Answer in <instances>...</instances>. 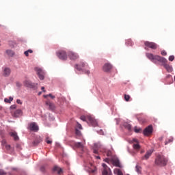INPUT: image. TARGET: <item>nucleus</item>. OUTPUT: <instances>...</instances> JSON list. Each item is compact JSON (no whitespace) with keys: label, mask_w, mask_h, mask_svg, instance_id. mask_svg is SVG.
<instances>
[{"label":"nucleus","mask_w":175,"mask_h":175,"mask_svg":"<svg viewBox=\"0 0 175 175\" xmlns=\"http://www.w3.org/2000/svg\"><path fill=\"white\" fill-rule=\"evenodd\" d=\"M146 56L148 59L152 61V62H154V64H157V62H161V64H163L164 68L169 72H173V67L167 64V60L166 59V58L150 53H147L146 54Z\"/></svg>","instance_id":"obj_1"},{"label":"nucleus","mask_w":175,"mask_h":175,"mask_svg":"<svg viewBox=\"0 0 175 175\" xmlns=\"http://www.w3.org/2000/svg\"><path fill=\"white\" fill-rule=\"evenodd\" d=\"M167 158L161 154H159L154 160V163L157 166H166L167 165Z\"/></svg>","instance_id":"obj_2"},{"label":"nucleus","mask_w":175,"mask_h":175,"mask_svg":"<svg viewBox=\"0 0 175 175\" xmlns=\"http://www.w3.org/2000/svg\"><path fill=\"white\" fill-rule=\"evenodd\" d=\"M144 45L146 47H148L149 49H152V50H157L158 49V44L155 42L146 41L144 42Z\"/></svg>","instance_id":"obj_3"},{"label":"nucleus","mask_w":175,"mask_h":175,"mask_svg":"<svg viewBox=\"0 0 175 175\" xmlns=\"http://www.w3.org/2000/svg\"><path fill=\"white\" fill-rule=\"evenodd\" d=\"M35 70L37 72L40 80H44V71L39 67L35 68Z\"/></svg>","instance_id":"obj_4"},{"label":"nucleus","mask_w":175,"mask_h":175,"mask_svg":"<svg viewBox=\"0 0 175 175\" xmlns=\"http://www.w3.org/2000/svg\"><path fill=\"white\" fill-rule=\"evenodd\" d=\"M57 56L59 59H67L68 58V55H66V52L64 51H59V52L57 53Z\"/></svg>","instance_id":"obj_5"},{"label":"nucleus","mask_w":175,"mask_h":175,"mask_svg":"<svg viewBox=\"0 0 175 175\" xmlns=\"http://www.w3.org/2000/svg\"><path fill=\"white\" fill-rule=\"evenodd\" d=\"M68 56L70 58V59H72V61L78 59L79 58V55L73 51H68Z\"/></svg>","instance_id":"obj_6"},{"label":"nucleus","mask_w":175,"mask_h":175,"mask_svg":"<svg viewBox=\"0 0 175 175\" xmlns=\"http://www.w3.org/2000/svg\"><path fill=\"white\" fill-rule=\"evenodd\" d=\"M102 166L104 167L103 175H111V171L110 170V168L107 167V165L103 163Z\"/></svg>","instance_id":"obj_7"},{"label":"nucleus","mask_w":175,"mask_h":175,"mask_svg":"<svg viewBox=\"0 0 175 175\" xmlns=\"http://www.w3.org/2000/svg\"><path fill=\"white\" fill-rule=\"evenodd\" d=\"M87 67H88V64H86L83 62H81L80 64H76L75 66V69H77V70H83L84 68H87Z\"/></svg>","instance_id":"obj_8"},{"label":"nucleus","mask_w":175,"mask_h":175,"mask_svg":"<svg viewBox=\"0 0 175 175\" xmlns=\"http://www.w3.org/2000/svg\"><path fill=\"white\" fill-rule=\"evenodd\" d=\"M29 129H30V131H32L33 132H38V131H39V126L36 125V123L31 122L29 126Z\"/></svg>","instance_id":"obj_9"},{"label":"nucleus","mask_w":175,"mask_h":175,"mask_svg":"<svg viewBox=\"0 0 175 175\" xmlns=\"http://www.w3.org/2000/svg\"><path fill=\"white\" fill-rule=\"evenodd\" d=\"M152 133V126L150 125L144 130V135L148 136Z\"/></svg>","instance_id":"obj_10"},{"label":"nucleus","mask_w":175,"mask_h":175,"mask_svg":"<svg viewBox=\"0 0 175 175\" xmlns=\"http://www.w3.org/2000/svg\"><path fill=\"white\" fill-rule=\"evenodd\" d=\"M45 105L46 106H49V109L51 111H54V110H55V104L50 102V100H46L45 102Z\"/></svg>","instance_id":"obj_11"},{"label":"nucleus","mask_w":175,"mask_h":175,"mask_svg":"<svg viewBox=\"0 0 175 175\" xmlns=\"http://www.w3.org/2000/svg\"><path fill=\"white\" fill-rule=\"evenodd\" d=\"M88 123L91 124L92 126H98V122H96V120H95L92 117H88Z\"/></svg>","instance_id":"obj_12"},{"label":"nucleus","mask_w":175,"mask_h":175,"mask_svg":"<svg viewBox=\"0 0 175 175\" xmlns=\"http://www.w3.org/2000/svg\"><path fill=\"white\" fill-rule=\"evenodd\" d=\"M112 68H113V66H111V64L107 63V64H104V66L103 67V70H104V72H110V70H111Z\"/></svg>","instance_id":"obj_13"},{"label":"nucleus","mask_w":175,"mask_h":175,"mask_svg":"<svg viewBox=\"0 0 175 175\" xmlns=\"http://www.w3.org/2000/svg\"><path fill=\"white\" fill-rule=\"evenodd\" d=\"M111 162L114 166H116V167H121V163L118 158H113Z\"/></svg>","instance_id":"obj_14"},{"label":"nucleus","mask_w":175,"mask_h":175,"mask_svg":"<svg viewBox=\"0 0 175 175\" xmlns=\"http://www.w3.org/2000/svg\"><path fill=\"white\" fill-rule=\"evenodd\" d=\"M133 142L135 143V144H133V145L134 150H137V151H139V150H140V145L139 144V141L136 139H133Z\"/></svg>","instance_id":"obj_15"},{"label":"nucleus","mask_w":175,"mask_h":175,"mask_svg":"<svg viewBox=\"0 0 175 175\" xmlns=\"http://www.w3.org/2000/svg\"><path fill=\"white\" fill-rule=\"evenodd\" d=\"M24 84L26 87H28L29 88H35L36 85L35 83H33L32 82L29 81H25L24 82Z\"/></svg>","instance_id":"obj_16"},{"label":"nucleus","mask_w":175,"mask_h":175,"mask_svg":"<svg viewBox=\"0 0 175 175\" xmlns=\"http://www.w3.org/2000/svg\"><path fill=\"white\" fill-rule=\"evenodd\" d=\"M42 142H43V138L40 137H38L33 142V146H38V144H40V143H42Z\"/></svg>","instance_id":"obj_17"},{"label":"nucleus","mask_w":175,"mask_h":175,"mask_svg":"<svg viewBox=\"0 0 175 175\" xmlns=\"http://www.w3.org/2000/svg\"><path fill=\"white\" fill-rule=\"evenodd\" d=\"M23 116V111L21 109H16L14 113V117L16 118Z\"/></svg>","instance_id":"obj_18"},{"label":"nucleus","mask_w":175,"mask_h":175,"mask_svg":"<svg viewBox=\"0 0 175 175\" xmlns=\"http://www.w3.org/2000/svg\"><path fill=\"white\" fill-rule=\"evenodd\" d=\"M152 154V151L148 150V152H146V154L142 157V160L148 159V158L151 157Z\"/></svg>","instance_id":"obj_19"},{"label":"nucleus","mask_w":175,"mask_h":175,"mask_svg":"<svg viewBox=\"0 0 175 175\" xmlns=\"http://www.w3.org/2000/svg\"><path fill=\"white\" fill-rule=\"evenodd\" d=\"M3 75L5 77H8V76H10V68H4Z\"/></svg>","instance_id":"obj_20"},{"label":"nucleus","mask_w":175,"mask_h":175,"mask_svg":"<svg viewBox=\"0 0 175 175\" xmlns=\"http://www.w3.org/2000/svg\"><path fill=\"white\" fill-rule=\"evenodd\" d=\"M53 172H57V174H61L62 173V169H61L59 167L55 166L53 167Z\"/></svg>","instance_id":"obj_21"},{"label":"nucleus","mask_w":175,"mask_h":175,"mask_svg":"<svg viewBox=\"0 0 175 175\" xmlns=\"http://www.w3.org/2000/svg\"><path fill=\"white\" fill-rule=\"evenodd\" d=\"M10 135L12 136V137H14V140H18V136L17 135V133L11 132L10 133Z\"/></svg>","instance_id":"obj_22"},{"label":"nucleus","mask_w":175,"mask_h":175,"mask_svg":"<svg viewBox=\"0 0 175 175\" xmlns=\"http://www.w3.org/2000/svg\"><path fill=\"white\" fill-rule=\"evenodd\" d=\"M113 173L117 175H124V174H122V171L118 168L115 169Z\"/></svg>","instance_id":"obj_23"},{"label":"nucleus","mask_w":175,"mask_h":175,"mask_svg":"<svg viewBox=\"0 0 175 175\" xmlns=\"http://www.w3.org/2000/svg\"><path fill=\"white\" fill-rule=\"evenodd\" d=\"M75 146L77 147V148H83L84 147L81 142H76Z\"/></svg>","instance_id":"obj_24"},{"label":"nucleus","mask_w":175,"mask_h":175,"mask_svg":"<svg viewBox=\"0 0 175 175\" xmlns=\"http://www.w3.org/2000/svg\"><path fill=\"white\" fill-rule=\"evenodd\" d=\"M6 53L10 57H13L14 55V52L13 51H12V50H7L6 51Z\"/></svg>","instance_id":"obj_25"},{"label":"nucleus","mask_w":175,"mask_h":175,"mask_svg":"<svg viewBox=\"0 0 175 175\" xmlns=\"http://www.w3.org/2000/svg\"><path fill=\"white\" fill-rule=\"evenodd\" d=\"M4 102H5V103H11L12 102H13V97H9V98H5L4 99Z\"/></svg>","instance_id":"obj_26"},{"label":"nucleus","mask_w":175,"mask_h":175,"mask_svg":"<svg viewBox=\"0 0 175 175\" xmlns=\"http://www.w3.org/2000/svg\"><path fill=\"white\" fill-rule=\"evenodd\" d=\"M32 53H33V51L31 49H29V50L25 51L24 54H25V55L26 57H29V53H30V54H32Z\"/></svg>","instance_id":"obj_27"},{"label":"nucleus","mask_w":175,"mask_h":175,"mask_svg":"<svg viewBox=\"0 0 175 175\" xmlns=\"http://www.w3.org/2000/svg\"><path fill=\"white\" fill-rule=\"evenodd\" d=\"M135 170L137 172V173H142V167H140V165H137L135 166Z\"/></svg>","instance_id":"obj_28"},{"label":"nucleus","mask_w":175,"mask_h":175,"mask_svg":"<svg viewBox=\"0 0 175 175\" xmlns=\"http://www.w3.org/2000/svg\"><path fill=\"white\" fill-rule=\"evenodd\" d=\"M124 128H126V129H128V131L132 130V126L131 124H124Z\"/></svg>","instance_id":"obj_29"},{"label":"nucleus","mask_w":175,"mask_h":175,"mask_svg":"<svg viewBox=\"0 0 175 175\" xmlns=\"http://www.w3.org/2000/svg\"><path fill=\"white\" fill-rule=\"evenodd\" d=\"M169 143H173V138H170L167 139L165 142V145L167 146V144H169Z\"/></svg>","instance_id":"obj_30"},{"label":"nucleus","mask_w":175,"mask_h":175,"mask_svg":"<svg viewBox=\"0 0 175 175\" xmlns=\"http://www.w3.org/2000/svg\"><path fill=\"white\" fill-rule=\"evenodd\" d=\"M129 99H131V96L124 94V100L126 102H129Z\"/></svg>","instance_id":"obj_31"},{"label":"nucleus","mask_w":175,"mask_h":175,"mask_svg":"<svg viewBox=\"0 0 175 175\" xmlns=\"http://www.w3.org/2000/svg\"><path fill=\"white\" fill-rule=\"evenodd\" d=\"M134 131H135V133H139V132H140L142 131V129H137V127L135 126L134 129Z\"/></svg>","instance_id":"obj_32"},{"label":"nucleus","mask_w":175,"mask_h":175,"mask_svg":"<svg viewBox=\"0 0 175 175\" xmlns=\"http://www.w3.org/2000/svg\"><path fill=\"white\" fill-rule=\"evenodd\" d=\"M168 59L169 61H171V62L174 61V55L170 56Z\"/></svg>","instance_id":"obj_33"},{"label":"nucleus","mask_w":175,"mask_h":175,"mask_svg":"<svg viewBox=\"0 0 175 175\" xmlns=\"http://www.w3.org/2000/svg\"><path fill=\"white\" fill-rule=\"evenodd\" d=\"M80 119L82 121H87V118L85 116H81Z\"/></svg>","instance_id":"obj_34"},{"label":"nucleus","mask_w":175,"mask_h":175,"mask_svg":"<svg viewBox=\"0 0 175 175\" xmlns=\"http://www.w3.org/2000/svg\"><path fill=\"white\" fill-rule=\"evenodd\" d=\"M0 175H6V172L3 170H0Z\"/></svg>","instance_id":"obj_35"},{"label":"nucleus","mask_w":175,"mask_h":175,"mask_svg":"<svg viewBox=\"0 0 175 175\" xmlns=\"http://www.w3.org/2000/svg\"><path fill=\"white\" fill-rule=\"evenodd\" d=\"M77 128H78V129H83V127L81 126V124H80L79 123L77 125Z\"/></svg>","instance_id":"obj_36"},{"label":"nucleus","mask_w":175,"mask_h":175,"mask_svg":"<svg viewBox=\"0 0 175 175\" xmlns=\"http://www.w3.org/2000/svg\"><path fill=\"white\" fill-rule=\"evenodd\" d=\"M161 55H167V53H166L165 51H161Z\"/></svg>","instance_id":"obj_37"},{"label":"nucleus","mask_w":175,"mask_h":175,"mask_svg":"<svg viewBox=\"0 0 175 175\" xmlns=\"http://www.w3.org/2000/svg\"><path fill=\"white\" fill-rule=\"evenodd\" d=\"M16 103H18V105H23V102H21V100H20V99H18L16 100Z\"/></svg>","instance_id":"obj_38"},{"label":"nucleus","mask_w":175,"mask_h":175,"mask_svg":"<svg viewBox=\"0 0 175 175\" xmlns=\"http://www.w3.org/2000/svg\"><path fill=\"white\" fill-rule=\"evenodd\" d=\"M5 148H6V150H10V145L5 144Z\"/></svg>","instance_id":"obj_39"},{"label":"nucleus","mask_w":175,"mask_h":175,"mask_svg":"<svg viewBox=\"0 0 175 175\" xmlns=\"http://www.w3.org/2000/svg\"><path fill=\"white\" fill-rule=\"evenodd\" d=\"M75 133H76V135H77L78 136H80V131L76 129Z\"/></svg>","instance_id":"obj_40"},{"label":"nucleus","mask_w":175,"mask_h":175,"mask_svg":"<svg viewBox=\"0 0 175 175\" xmlns=\"http://www.w3.org/2000/svg\"><path fill=\"white\" fill-rule=\"evenodd\" d=\"M49 96H50V98H51V99H54V98H55V96H53V95L51 94H49Z\"/></svg>","instance_id":"obj_41"},{"label":"nucleus","mask_w":175,"mask_h":175,"mask_svg":"<svg viewBox=\"0 0 175 175\" xmlns=\"http://www.w3.org/2000/svg\"><path fill=\"white\" fill-rule=\"evenodd\" d=\"M46 143L47 144H51V143H53V141H51V140H49V139H46Z\"/></svg>","instance_id":"obj_42"},{"label":"nucleus","mask_w":175,"mask_h":175,"mask_svg":"<svg viewBox=\"0 0 175 175\" xmlns=\"http://www.w3.org/2000/svg\"><path fill=\"white\" fill-rule=\"evenodd\" d=\"M85 75H90V70H85Z\"/></svg>","instance_id":"obj_43"},{"label":"nucleus","mask_w":175,"mask_h":175,"mask_svg":"<svg viewBox=\"0 0 175 175\" xmlns=\"http://www.w3.org/2000/svg\"><path fill=\"white\" fill-rule=\"evenodd\" d=\"M93 152L94 154H98V150L96 149H94Z\"/></svg>","instance_id":"obj_44"},{"label":"nucleus","mask_w":175,"mask_h":175,"mask_svg":"<svg viewBox=\"0 0 175 175\" xmlns=\"http://www.w3.org/2000/svg\"><path fill=\"white\" fill-rule=\"evenodd\" d=\"M40 170H41L42 172H44V167H40Z\"/></svg>","instance_id":"obj_45"},{"label":"nucleus","mask_w":175,"mask_h":175,"mask_svg":"<svg viewBox=\"0 0 175 175\" xmlns=\"http://www.w3.org/2000/svg\"><path fill=\"white\" fill-rule=\"evenodd\" d=\"M41 90L43 91V92H46V90H44V87H42Z\"/></svg>","instance_id":"obj_46"},{"label":"nucleus","mask_w":175,"mask_h":175,"mask_svg":"<svg viewBox=\"0 0 175 175\" xmlns=\"http://www.w3.org/2000/svg\"><path fill=\"white\" fill-rule=\"evenodd\" d=\"M11 109H16V105L11 106Z\"/></svg>","instance_id":"obj_47"},{"label":"nucleus","mask_w":175,"mask_h":175,"mask_svg":"<svg viewBox=\"0 0 175 175\" xmlns=\"http://www.w3.org/2000/svg\"><path fill=\"white\" fill-rule=\"evenodd\" d=\"M105 161L107 162V163H109V159H105Z\"/></svg>","instance_id":"obj_48"},{"label":"nucleus","mask_w":175,"mask_h":175,"mask_svg":"<svg viewBox=\"0 0 175 175\" xmlns=\"http://www.w3.org/2000/svg\"><path fill=\"white\" fill-rule=\"evenodd\" d=\"M111 154V153L110 152H108V153H107V157H110Z\"/></svg>","instance_id":"obj_49"},{"label":"nucleus","mask_w":175,"mask_h":175,"mask_svg":"<svg viewBox=\"0 0 175 175\" xmlns=\"http://www.w3.org/2000/svg\"><path fill=\"white\" fill-rule=\"evenodd\" d=\"M159 140H160V141L163 140V137H161L159 138Z\"/></svg>","instance_id":"obj_50"},{"label":"nucleus","mask_w":175,"mask_h":175,"mask_svg":"<svg viewBox=\"0 0 175 175\" xmlns=\"http://www.w3.org/2000/svg\"><path fill=\"white\" fill-rule=\"evenodd\" d=\"M96 158L97 159H100V157H99V156H96Z\"/></svg>","instance_id":"obj_51"},{"label":"nucleus","mask_w":175,"mask_h":175,"mask_svg":"<svg viewBox=\"0 0 175 175\" xmlns=\"http://www.w3.org/2000/svg\"><path fill=\"white\" fill-rule=\"evenodd\" d=\"M49 96V94L44 95V98H47Z\"/></svg>","instance_id":"obj_52"},{"label":"nucleus","mask_w":175,"mask_h":175,"mask_svg":"<svg viewBox=\"0 0 175 175\" xmlns=\"http://www.w3.org/2000/svg\"><path fill=\"white\" fill-rule=\"evenodd\" d=\"M41 94H42V92H40L38 93V95H41Z\"/></svg>","instance_id":"obj_53"}]
</instances>
